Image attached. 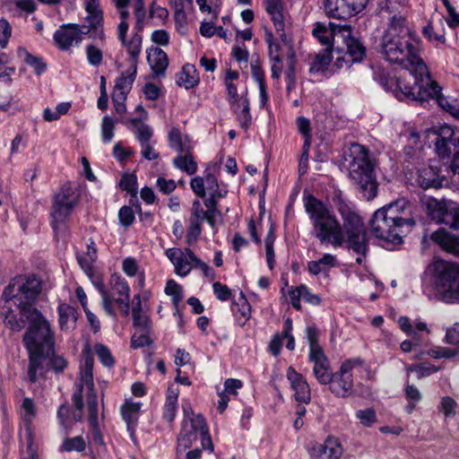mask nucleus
Masks as SVG:
<instances>
[{"label":"nucleus","mask_w":459,"mask_h":459,"mask_svg":"<svg viewBox=\"0 0 459 459\" xmlns=\"http://www.w3.org/2000/svg\"><path fill=\"white\" fill-rule=\"evenodd\" d=\"M53 352L54 351H28V377L30 383H35L38 380V373L40 377H45L47 370L44 364Z\"/></svg>","instance_id":"nucleus-18"},{"label":"nucleus","mask_w":459,"mask_h":459,"mask_svg":"<svg viewBox=\"0 0 459 459\" xmlns=\"http://www.w3.org/2000/svg\"><path fill=\"white\" fill-rule=\"evenodd\" d=\"M332 203L339 212L340 215L351 209L347 201L344 199L341 190L333 191L332 195Z\"/></svg>","instance_id":"nucleus-55"},{"label":"nucleus","mask_w":459,"mask_h":459,"mask_svg":"<svg viewBox=\"0 0 459 459\" xmlns=\"http://www.w3.org/2000/svg\"><path fill=\"white\" fill-rule=\"evenodd\" d=\"M142 40V36L138 32H135L129 41L126 40V44H122L124 47L127 48L132 62L135 64V65H137L138 56L141 53Z\"/></svg>","instance_id":"nucleus-43"},{"label":"nucleus","mask_w":459,"mask_h":459,"mask_svg":"<svg viewBox=\"0 0 459 459\" xmlns=\"http://www.w3.org/2000/svg\"><path fill=\"white\" fill-rule=\"evenodd\" d=\"M446 342L459 348V323H455L446 333Z\"/></svg>","instance_id":"nucleus-64"},{"label":"nucleus","mask_w":459,"mask_h":459,"mask_svg":"<svg viewBox=\"0 0 459 459\" xmlns=\"http://www.w3.org/2000/svg\"><path fill=\"white\" fill-rule=\"evenodd\" d=\"M177 408L178 403H176L175 396L167 397L163 407V419L168 422H172L176 417Z\"/></svg>","instance_id":"nucleus-51"},{"label":"nucleus","mask_w":459,"mask_h":459,"mask_svg":"<svg viewBox=\"0 0 459 459\" xmlns=\"http://www.w3.org/2000/svg\"><path fill=\"white\" fill-rule=\"evenodd\" d=\"M49 356L48 366L51 368L55 373L59 374L62 373L65 368L67 367L66 359L59 355L54 354V352Z\"/></svg>","instance_id":"nucleus-58"},{"label":"nucleus","mask_w":459,"mask_h":459,"mask_svg":"<svg viewBox=\"0 0 459 459\" xmlns=\"http://www.w3.org/2000/svg\"><path fill=\"white\" fill-rule=\"evenodd\" d=\"M213 292L216 298L221 301H227L232 296L231 290L225 284L216 281L212 284Z\"/></svg>","instance_id":"nucleus-60"},{"label":"nucleus","mask_w":459,"mask_h":459,"mask_svg":"<svg viewBox=\"0 0 459 459\" xmlns=\"http://www.w3.org/2000/svg\"><path fill=\"white\" fill-rule=\"evenodd\" d=\"M86 56L89 64L93 66H99L103 59L102 51L94 45L86 47Z\"/></svg>","instance_id":"nucleus-54"},{"label":"nucleus","mask_w":459,"mask_h":459,"mask_svg":"<svg viewBox=\"0 0 459 459\" xmlns=\"http://www.w3.org/2000/svg\"><path fill=\"white\" fill-rule=\"evenodd\" d=\"M376 77L386 91L394 92L399 100L406 98L419 100L427 96L424 91L427 82H421V76L420 77L411 72H408L407 76L396 78L385 70H381L376 74Z\"/></svg>","instance_id":"nucleus-6"},{"label":"nucleus","mask_w":459,"mask_h":459,"mask_svg":"<svg viewBox=\"0 0 459 459\" xmlns=\"http://www.w3.org/2000/svg\"><path fill=\"white\" fill-rule=\"evenodd\" d=\"M137 186V178L134 174L126 173L119 181V187L131 195L129 199L130 204H133V199L136 200Z\"/></svg>","instance_id":"nucleus-41"},{"label":"nucleus","mask_w":459,"mask_h":459,"mask_svg":"<svg viewBox=\"0 0 459 459\" xmlns=\"http://www.w3.org/2000/svg\"><path fill=\"white\" fill-rule=\"evenodd\" d=\"M21 408L23 420L27 422H30L36 414L34 401L29 397L24 398Z\"/></svg>","instance_id":"nucleus-57"},{"label":"nucleus","mask_w":459,"mask_h":459,"mask_svg":"<svg viewBox=\"0 0 459 459\" xmlns=\"http://www.w3.org/2000/svg\"><path fill=\"white\" fill-rule=\"evenodd\" d=\"M111 293L109 295L114 298H130V288L127 282L121 279L120 276L112 275L110 279Z\"/></svg>","instance_id":"nucleus-37"},{"label":"nucleus","mask_w":459,"mask_h":459,"mask_svg":"<svg viewBox=\"0 0 459 459\" xmlns=\"http://www.w3.org/2000/svg\"><path fill=\"white\" fill-rule=\"evenodd\" d=\"M421 204L431 221L459 230V204L445 198L438 200L432 196H424L421 198Z\"/></svg>","instance_id":"nucleus-8"},{"label":"nucleus","mask_w":459,"mask_h":459,"mask_svg":"<svg viewBox=\"0 0 459 459\" xmlns=\"http://www.w3.org/2000/svg\"><path fill=\"white\" fill-rule=\"evenodd\" d=\"M287 69L284 73L285 81L287 82L286 90L288 92L291 91L295 89L297 84V77H296V56L293 51H291L287 59Z\"/></svg>","instance_id":"nucleus-39"},{"label":"nucleus","mask_w":459,"mask_h":459,"mask_svg":"<svg viewBox=\"0 0 459 459\" xmlns=\"http://www.w3.org/2000/svg\"><path fill=\"white\" fill-rule=\"evenodd\" d=\"M152 341L148 336V333L143 332L140 335L135 333L131 337V348L139 349L144 346H150Z\"/></svg>","instance_id":"nucleus-62"},{"label":"nucleus","mask_w":459,"mask_h":459,"mask_svg":"<svg viewBox=\"0 0 459 459\" xmlns=\"http://www.w3.org/2000/svg\"><path fill=\"white\" fill-rule=\"evenodd\" d=\"M287 378L295 391V399L299 403H308L311 400L310 388L306 378L292 367L287 369Z\"/></svg>","instance_id":"nucleus-17"},{"label":"nucleus","mask_w":459,"mask_h":459,"mask_svg":"<svg viewBox=\"0 0 459 459\" xmlns=\"http://www.w3.org/2000/svg\"><path fill=\"white\" fill-rule=\"evenodd\" d=\"M95 352L100 359V361L108 368H111L115 364V359L109 351V349L102 344L97 343L94 347Z\"/></svg>","instance_id":"nucleus-45"},{"label":"nucleus","mask_w":459,"mask_h":459,"mask_svg":"<svg viewBox=\"0 0 459 459\" xmlns=\"http://www.w3.org/2000/svg\"><path fill=\"white\" fill-rule=\"evenodd\" d=\"M456 402L455 399L449 396L442 398L440 403V411L444 413L446 418L453 417L455 415Z\"/></svg>","instance_id":"nucleus-61"},{"label":"nucleus","mask_w":459,"mask_h":459,"mask_svg":"<svg viewBox=\"0 0 459 459\" xmlns=\"http://www.w3.org/2000/svg\"><path fill=\"white\" fill-rule=\"evenodd\" d=\"M147 62L152 71V77H164L169 66V57L160 48L147 49Z\"/></svg>","instance_id":"nucleus-20"},{"label":"nucleus","mask_w":459,"mask_h":459,"mask_svg":"<svg viewBox=\"0 0 459 459\" xmlns=\"http://www.w3.org/2000/svg\"><path fill=\"white\" fill-rule=\"evenodd\" d=\"M420 39L406 25L405 18L394 15L381 37L378 52L387 62L421 76L423 82H429V73L420 56Z\"/></svg>","instance_id":"nucleus-2"},{"label":"nucleus","mask_w":459,"mask_h":459,"mask_svg":"<svg viewBox=\"0 0 459 459\" xmlns=\"http://www.w3.org/2000/svg\"><path fill=\"white\" fill-rule=\"evenodd\" d=\"M183 410L186 418L189 417V414L192 417L182 421L181 430L178 437V453L186 451L197 439V431L201 432V426H199V423L197 424V421L204 419L201 414L194 415L190 406L188 409L183 406ZM200 425L202 424L200 423Z\"/></svg>","instance_id":"nucleus-14"},{"label":"nucleus","mask_w":459,"mask_h":459,"mask_svg":"<svg viewBox=\"0 0 459 459\" xmlns=\"http://www.w3.org/2000/svg\"><path fill=\"white\" fill-rule=\"evenodd\" d=\"M305 210L313 226V234L321 245L341 247L345 235L367 230L362 218L351 208L341 215L342 225L333 212L313 195L305 200Z\"/></svg>","instance_id":"nucleus-3"},{"label":"nucleus","mask_w":459,"mask_h":459,"mask_svg":"<svg viewBox=\"0 0 459 459\" xmlns=\"http://www.w3.org/2000/svg\"><path fill=\"white\" fill-rule=\"evenodd\" d=\"M131 124L136 128V139L140 144L149 143L152 137L153 132L150 126L142 123L140 118H133Z\"/></svg>","instance_id":"nucleus-40"},{"label":"nucleus","mask_w":459,"mask_h":459,"mask_svg":"<svg viewBox=\"0 0 459 459\" xmlns=\"http://www.w3.org/2000/svg\"><path fill=\"white\" fill-rule=\"evenodd\" d=\"M141 408L140 403H126L121 407L123 420L129 423H137V415Z\"/></svg>","instance_id":"nucleus-44"},{"label":"nucleus","mask_w":459,"mask_h":459,"mask_svg":"<svg viewBox=\"0 0 459 459\" xmlns=\"http://www.w3.org/2000/svg\"><path fill=\"white\" fill-rule=\"evenodd\" d=\"M431 239L443 250L459 256V237L448 232L445 229H439L431 234Z\"/></svg>","instance_id":"nucleus-21"},{"label":"nucleus","mask_w":459,"mask_h":459,"mask_svg":"<svg viewBox=\"0 0 459 459\" xmlns=\"http://www.w3.org/2000/svg\"><path fill=\"white\" fill-rule=\"evenodd\" d=\"M333 49L325 48L317 53L310 65L309 74H316L327 70L328 65L333 60Z\"/></svg>","instance_id":"nucleus-32"},{"label":"nucleus","mask_w":459,"mask_h":459,"mask_svg":"<svg viewBox=\"0 0 459 459\" xmlns=\"http://www.w3.org/2000/svg\"><path fill=\"white\" fill-rule=\"evenodd\" d=\"M136 74L137 65H135V64H132L130 68L127 71L123 72L117 79L115 84V91H120V100H126L127 93L132 89V85L135 80Z\"/></svg>","instance_id":"nucleus-24"},{"label":"nucleus","mask_w":459,"mask_h":459,"mask_svg":"<svg viewBox=\"0 0 459 459\" xmlns=\"http://www.w3.org/2000/svg\"><path fill=\"white\" fill-rule=\"evenodd\" d=\"M310 459H339L342 455L341 443L328 437L324 443L310 442L307 446Z\"/></svg>","instance_id":"nucleus-15"},{"label":"nucleus","mask_w":459,"mask_h":459,"mask_svg":"<svg viewBox=\"0 0 459 459\" xmlns=\"http://www.w3.org/2000/svg\"><path fill=\"white\" fill-rule=\"evenodd\" d=\"M91 393L87 395V406L89 411V421L91 425L97 423L98 419V401L97 395L93 392V388L91 389Z\"/></svg>","instance_id":"nucleus-48"},{"label":"nucleus","mask_w":459,"mask_h":459,"mask_svg":"<svg viewBox=\"0 0 459 459\" xmlns=\"http://www.w3.org/2000/svg\"><path fill=\"white\" fill-rule=\"evenodd\" d=\"M118 219L123 227L127 228L131 226L135 220L134 212L132 207L127 205L122 206L118 212Z\"/></svg>","instance_id":"nucleus-53"},{"label":"nucleus","mask_w":459,"mask_h":459,"mask_svg":"<svg viewBox=\"0 0 459 459\" xmlns=\"http://www.w3.org/2000/svg\"><path fill=\"white\" fill-rule=\"evenodd\" d=\"M312 35L317 39L321 45L325 46V48L333 49V31H330L325 24L322 22H316L312 30Z\"/></svg>","instance_id":"nucleus-36"},{"label":"nucleus","mask_w":459,"mask_h":459,"mask_svg":"<svg viewBox=\"0 0 459 459\" xmlns=\"http://www.w3.org/2000/svg\"><path fill=\"white\" fill-rule=\"evenodd\" d=\"M59 325L61 330H73L75 328L79 313L74 307L63 303L58 307Z\"/></svg>","instance_id":"nucleus-26"},{"label":"nucleus","mask_w":459,"mask_h":459,"mask_svg":"<svg viewBox=\"0 0 459 459\" xmlns=\"http://www.w3.org/2000/svg\"><path fill=\"white\" fill-rule=\"evenodd\" d=\"M369 0H324L327 16L347 20L361 12Z\"/></svg>","instance_id":"nucleus-13"},{"label":"nucleus","mask_w":459,"mask_h":459,"mask_svg":"<svg viewBox=\"0 0 459 459\" xmlns=\"http://www.w3.org/2000/svg\"><path fill=\"white\" fill-rule=\"evenodd\" d=\"M231 309L235 313L238 324L244 326L251 316V306L243 292H240L238 302L232 303Z\"/></svg>","instance_id":"nucleus-29"},{"label":"nucleus","mask_w":459,"mask_h":459,"mask_svg":"<svg viewBox=\"0 0 459 459\" xmlns=\"http://www.w3.org/2000/svg\"><path fill=\"white\" fill-rule=\"evenodd\" d=\"M433 273L437 291L446 303L459 302V265L444 260H436Z\"/></svg>","instance_id":"nucleus-7"},{"label":"nucleus","mask_w":459,"mask_h":459,"mask_svg":"<svg viewBox=\"0 0 459 459\" xmlns=\"http://www.w3.org/2000/svg\"><path fill=\"white\" fill-rule=\"evenodd\" d=\"M168 258L175 265L176 273L178 275L186 276L191 270L190 264L184 259V253L178 248H169L166 251Z\"/></svg>","instance_id":"nucleus-30"},{"label":"nucleus","mask_w":459,"mask_h":459,"mask_svg":"<svg viewBox=\"0 0 459 459\" xmlns=\"http://www.w3.org/2000/svg\"><path fill=\"white\" fill-rule=\"evenodd\" d=\"M18 56L23 58L26 65L32 67L37 75L42 74L47 70V64L40 56H33L25 48H18Z\"/></svg>","instance_id":"nucleus-33"},{"label":"nucleus","mask_w":459,"mask_h":459,"mask_svg":"<svg viewBox=\"0 0 459 459\" xmlns=\"http://www.w3.org/2000/svg\"><path fill=\"white\" fill-rule=\"evenodd\" d=\"M202 233L201 221L189 220V226L186 233V242L191 245L199 238Z\"/></svg>","instance_id":"nucleus-59"},{"label":"nucleus","mask_w":459,"mask_h":459,"mask_svg":"<svg viewBox=\"0 0 459 459\" xmlns=\"http://www.w3.org/2000/svg\"><path fill=\"white\" fill-rule=\"evenodd\" d=\"M83 363L81 365V377L90 389L93 388V365L94 358L91 350L86 347L82 350Z\"/></svg>","instance_id":"nucleus-27"},{"label":"nucleus","mask_w":459,"mask_h":459,"mask_svg":"<svg viewBox=\"0 0 459 459\" xmlns=\"http://www.w3.org/2000/svg\"><path fill=\"white\" fill-rule=\"evenodd\" d=\"M357 419L359 420V422L364 427H371L375 422H377V415L376 411L373 408H367L365 410H359L356 412Z\"/></svg>","instance_id":"nucleus-50"},{"label":"nucleus","mask_w":459,"mask_h":459,"mask_svg":"<svg viewBox=\"0 0 459 459\" xmlns=\"http://www.w3.org/2000/svg\"><path fill=\"white\" fill-rule=\"evenodd\" d=\"M86 448V444L82 437L77 436L74 437L65 438L62 445V449L66 452L77 451L82 452Z\"/></svg>","instance_id":"nucleus-46"},{"label":"nucleus","mask_w":459,"mask_h":459,"mask_svg":"<svg viewBox=\"0 0 459 459\" xmlns=\"http://www.w3.org/2000/svg\"><path fill=\"white\" fill-rule=\"evenodd\" d=\"M200 422H201V424H203V425H201V435H200L202 447L205 450H209V451L212 452L213 451V444H212L211 436L209 434V429L206 424L205 419H201V420H199V421H197V424L198 423L200 424Z\"/></svg>","instance_id":"nucleus-56"},{"label":"nucleus","mask_w":459,"mask_h":459,"mask_svg":"<svg viewBox=\"0 0 459 459\" xmlns=\"http://www.w3.org/2000/svg\"><path fill=\"white\" fill-rule=\"evenodd\" d=\"M165 293L171 297L172 303L177 309L176 312L174 313V315H178L179 316V318L181 319L182 315L178 311V307L179 302L183 299L182 287L174 280H169L166 284Z\"/></svg>","instance_id":"nucleus-38"},{"label":"nucleus","mask_w":459,"mask_h":459,"mask_svg":"<svg viewBox=\"0 0 459 459\" xmlns=\"http://www.w3.org/2000/svg\"><path fill=\"white\" fill-rule=\"evenodd\" d=\"M42 290V282L35 274L19 275L4 288V305L1 315L13 331H21L28 323L22 342L27 351H54V333L49 323L34 304Z\"/></svg>","instance_id":"nucleus-1"},{"label":"nucleus","mask_w":459,"mask_h":459,"mask_svg":"<svg viewBox=\"0 0 459 459\" xmlns=\"http://www.w3.org/2000/svg\"><path fill=\"white\" fill-rule=\"evenodd\" d=\"M306 336L309 344L308 360L314 363L313 374L319 384L327 385L333 379L330 362L318 342V330L315 325L306 328Z\"/></svg>","instance_id":"nucleus-9"},{"label":"nucleus","mask_w":459,"mask_h":459,"mask_svg":"<svg viewBox=\"0 0 459 459\" xmlns=\"http://www.w3.org/2000/svg\"><path fill=\"white\" fill-rule=\"evenodd\" d=\"M97 259V250L96 248L92 249V255L90 252H87L86 255H77V261L82 269L85 273H90L92 270V264Z\"/></svg>","instance_id":"nucleus-52"},{"label":"nucleus","mask_w":459,"mask_h":459,"mask_svg":"<svg viewBox=\"0 0 459 459\" xmlns=\"http://www.w3.org/2000/svg\"><path fill=\"white\" fill-rule=\"evenodd\" d=\"M90 28L92 29V33L90 35V38L95 39L98 38L102 42L105 41V33L103 30V13H96L88 14L85 18Z\"/></svg>","instance_id":"nucleus-35"},{"label":"nucleus","mask_w":459,"mask_h":459,"mask_svg":"<svg viewBox=\"0 0 459 459\" xmlns=\"http://www.w3.org/2000/svg\"><path fill=\"white\" fill-rule=\"evenodd\" d=\"M173 164L176 168L185 171L188 175H193L197 170V163L195 161L189 150L177 156L173 160Z\"/></svg>","instance_id":"nucleus-34"},{"label":"nucleus","mask_w":459,"mask_h":459,"mask_svg":"<svg viewBox=\"0 0 459 459\" xmlns=\"http://www.w3.org/2000/svg\"><path fill=\"white\" fill-rule=\"evenodd\" d=\"M429 82L426 83V87H424V91L427 94L424 99L419 100L418 101L423 102L427 101L429 99H435L437 100V105L449 114H451L454 117L459 120V106L451 104L448 100L443 96L441 91V87L438 83L433 81L429 77Z\"/></svg>","instance_id":"nucleus-16"},{"label":"nucleus","mask_w":459,"mask_h":459,"mask_svg":"<svg viewBox=\"0 0 459 459\" xmlns=\"http://www.w3.org/2000/svg\"><path fill=\"white\" fill-rule=\"evenodd\" d=\"M349 175L362 196L370 201L377 196L378 183L374 164L369 159L368 150L358 143L351 144Z\"/></svg>","instance_id":"nucleus-5"},{"label":"nucleus","mask_w":459,"mask_h":459,"mask_svg":"<svg viewBox=\"0 0 459 459\" xmlns=\"http://www.w3.org/2000/svg\"><path fill=\"white\" fill-rule=\"evenodd\" d=\"M347 47V55L351 58V63H360L366 56L365 46L354 37H348L345 40Z\"/></svg>","instance_id":"nucleus-31"},{"label":"nucleus","mask_w":459,"mask_h":459,"mask_svg":"<svg viewBox=\"0 0 459 459\" xmlns=\"http://www.w3.org/2000/svg\"><path fill=\"white\" fill-rule=\"evenodd\" d=\"M74 208V206L72 205L53 203L51 212V226L56 233L58 231H63L66 229L65 220L70 215Z\"/></svg>","instance_id":"nucleus-23"},{"label":"nucleus","mask_w":459,"mask_h":459,"mask_svg":"<svg viewBox=\"0 0 459 459\" xmlns=\"http://www.w3.org/2000/svg\"><path fill=\"white\" fill-rule=\"evenodd\" d=\"M169 143L172 149H175L179 154L184 153L186 150L182 142V135L179 129L174 127L169 133Z\"/></svg>","instance_id":"nucleus-49"},{"label":"nucleus","mask_w":459,"mask_h":459,"mask_svg":"<svg viewBox=\"0 0 459 459\" xmlns=\"http://www.w3.org/2000/svg\"><path fill=\"white\" fill-rule=\"evenodd\" d=\"M53 203L75 206L77 197L70 186H64L60 191L55 195Z\"/></svg>","instance_id":"nucleus-42"},{"label":"nucleus","mask_w":459,"mask_h":459,"mask_svg":"<svg viewBox=\"0 0 459 459\" xmlns=\"http://www.w3.org/2000/svg\"><path fill=\"white\" fill-rule=\"evenodd\" d=\"M199 75L194 65L186 64L177 74V84L186 90H190L199 83Z\"/></svg>","instance_id":"nucleus-25"},{"label":"nucleus","mask_w":459,"mask_h":459,"mask_svg":"<svg viewBox=\"0 0 459 459\" xmlns=\"http://www.w3.org/2000/svg\"><path fill=\"white\" fill-rule=\"evenodd\" d=\"M78 24L76 23L63 24L53 35L56 45L61 50H68L74 43L78 46Z\"/></svg>","instance_id":"nucleus-19"},{"label":"nucleus","mask_w":459,"mask_h":459,"mask_svg":"<svg viewBox=\"0 0 459 459\" xmlns=\"http://www.w3.org/2000/svg\"><path fill=\"white\" fill-rule=\"evenodd\" d=\"M346 247L353 253L368 255L369 251V238L367 230L345 235Z\"/></svg>","instance_id":"nucleus-22"},{"label":"nucleus","mask_w":459,"mask_h":459,"mask_svg":"<svg viewBox=\"0 0 459 459\" xmlns=\"http://www.w3.org/2000/svg\"><path fill=\"white\" fill-rule=\"evenodd\" d=\"M114 129L115 124L113 119L108 116H105L102 118L101 123V138L105 143L112 141L114 136Z\"/></svg>","instance_id":"nucleus-47"},{"label":"nucleus","mask_w":459,"mask_h":459,"mask_svg":"<svg viewBox=\"0 0 459 459\" xmlns=\"http://www.w3.org/2000/svg\"><path fill=\"white\" fill-rule=\"evenodd\" d=\"M362 363L360 359H347L341 365L340 369L333 374V379L327 385L335 396L345 398L351 394L353 388L351 370Z\"/></svg>","instance_id":"nucleus-10"},{"label":"nucleus","mask_w":459,"mask_h":459,"mask_svg":"<svg viewBox=\"0 0 459 459\" xmlns=\"http://www.w3.org/2000/svg\"><path fill=\"white\" fill-rule=\"evenodd\" d=\"M414 224L411 204L402 198L377 209L369 221V229L375 238L397 245Z\"/></svg>","instance_id":"nucleus-4"},{"label":"nucleus","mask_w":459,"mask_h":459,"mask_svg":"<svg viewBox=\"0 0 459 459\" xmlns=\"http://www.w3.org/2000/svg\"><path fill=\"white\" fill-rule=\"evenodd\" d=\"M231 107L238 117L240 126L245 130L248 129L252 121L249 100L242 96L239 99V102Z\"/></svg>","instance_id":"nucleus-28"},{"label":"nucleus","mask_w":459,"mask_h":459,"mask_svg":"<svg viewBox=\"0 0 459 459\" xmlns=\"http://www.w3.org/2000/svg\"><path fill=\"white\" fill-rule=\"evenodd\" d=\"M205 210H204L201 202L198 199L194 200L189 220L202 222L205 220Z\"/></svg>","instance_id":"nucleus-63"},{"label":"nucleus","mask_w":459,"mask_h":459,"mask_svg":"<svg viewBox=\"0 0 459 459\" xmlns=\"http://www.w3.org/2000/svg\"><path fill=\"white\" fill-rule=\"evenodd\" d=\"M449 166L446 164H430L424 166L418 170L417 182L422 189L441 188L449 184L447 178L450 173Z\"/></svg>","instance_id":"nucleus-11"},{"label":"nucleus","mask_w":459,"mask_h":459,"mask_svg":"<svg viewBox=\"0 0 459 459\" xmlns=\"http://www.w3.org/2000/svg\"><path fill=\"white\" fill-rule=\"evenodd\" d=\"M454 135L452 127L448 126L441 127L435 141V149L440 158L446 159L451 154L450 145L455 146V154L450 167L455 174L459 175V136L455 138Z\"/></svg>","instance_id":"nucleus-12"}]
</instances>
